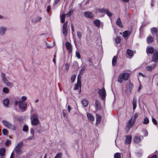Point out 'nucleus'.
Masks as SVG:
<instances>
[{"label":"nucleus","mask_w":158,"mask_h":158,"mask_svg":"<svg viewBox=\"0 0 158 158\" xmlns=\"http://www.w3.org/2000/svg\"><path fill=\"white\" fill-rule=\"evenodd\" d=\"M14 154L13 152H12L10 155V158H14Z\"/></svg>","instance_id":"nucleus-63"},{"label":"nucleus","mask_w":158,"mask_h":158,"mask_svg":"<svg viewBox=\"0 0 158 158\" xmlns=\"http://www.w3.org/2000/svg\"><path fill=\"white\" fill-rule=\"evenodd\" d=\"M127 53L128 56H132L133 55V51L130 49H128L127 50Z\"/></svg>","instance_id":"nucleus-28"},{"label":"nucleus","mask_w":158,"mask_h":158,"mask_svg":"<svg viewBox=\"0 0 158 158\" xmlns=\"http://www.w3.org/2000/svg\"><path fill=\"white\" fill-rule=\"evenodd\" d=\"M118 58L117 56H114L112 60V65L113 66H115L117 64V60Z\"/></svg>","instance_id":"nucleus-19"},{"label":"nucleus","mask_w":158,"mask_h":158,"mask_svg":"<svg viewBox=\"0 0 158 158\" xmlns=\"http://www.w3.org/2000/svg\"><path fill=\"white\" fill-rule=\"evenodd\" d=\"M62 153L60 152L56 154L54 158H62Z\"/></svg>","instance_id":"nucleus-43"},{"label":"nucleus","mask_w":158,"mask_h":158,"mask_svg":"<svg viewBox=\"0 0 158 158\" xmlns=\"http://www.w3.org/2000/svg\"><path fill=\"white\" fill-rule=\"evenodd\" d=\"M114 158H121V156L119 153H116L114 155Z\"/></svg>","instance_id":"nucleus-46"},{"label":"nucleus","mask_w":158,"mask_h":158,"mask_svg":"<svg viewBox=\"0 0 158 158\" xmlns=\"http://www.w3.org/2000/svg\"><path fill=\"white\" fill-rule=\"evenodd\" d=\"M2 122L3 124L7 128L10 129L13 131L16 130L15 126L13 125L9 121L5 120H3L2 121Z\"/></svg>","instance_id":"nucleus-2"},{"label":"nucleus","mask_w":158,"mask_h":158,"mask_svg":"<svg viewBox=\"0 0 158 158\" xmlns=\"http://www.w3.org/2000/svg\"><path fill=\"white\" fill-rule=\"evenodd\" d=\"M155 67V64H153L152 65L150 66H147L146 67V69L148 71H151L153 70Z\"/></svg>","instance_id":"nucleus-23"},{"label":"nucleus","mask_w":158,"mask_h":158,"mask_svg":"<svg viewBox=\"0 0 158 158\" xmlns=\"http://www.w3.org/2000/svg\"><path fill=\"white\" fill-rule=\"evenodd\" d=\"M147 49L148 52L149 53H152L154 51V48L152 47H150L148 48H147Z\"/></svg>","instance_id":"nucleus-29"},{"label":"nucleus","mask_w":158,"mask_h":158,"mask_svg":"<svg viewBox=\"0 0 158 158\" xmlns=\"http://www.w3.org/2000/svg\"><path fill=\"white\" fill-rule=\"evenodd\" d=\"M107 15L109 17H111L112 15L113 14L110 12L108 9H106V10L105 12Z\"/></svg>","instance_id":"nucleus-35"},{"label":"nucleus","mask_w":158,"mask_h":158,"mask_svg":"<svg viewBox=\"0 0 158 158\" xmlns=\"http://www.w3.org/2000/svg\"><path fill=\"white\" fill-rule=\"evenodd\" d=\"M7 30L6 27H0V35L4 36L5 35L6 32Z\"/></svg>","instance_id":"nucleus-10"},{"label":"nucleus","mask_w":158,"mask_h":158,"mask_svg":"<svg viewBox=\"0 0 158 158\" xmlns=\"http://www.w3.org/2000/svg\"><path fill=\"white\" fill-rule=\"evenodd\" d=\"M98 10L99 12L102 13H103L106 12V9H105L103 8H102L98 9Z\"/></svg>","instance_id":"nucleus-40"},{"label":"nucleus","mask_w":158,"mask_h":158,"mask_svg":"<svg viewBox=\"0 0 158 158\" xmlns=\"http://www.w3.org/2000/svg\"><path fill=\"white\" fill-rule=\"evenodd\" d=\"M77 35L79 39L81 40L82 37L81 32L80 31H77Z\"/></svg>","instance_id":"nucleus-33"},{"label":"nucleus","mask_w":158,"mask_h":158,"mask_svg":"<svg viewBox=\"0 0 158 158\" xmlns=\"http://www.w3.org/2000/svg\"><path fill=\"white\" fill-rule=\"evenodd\" d=\"M31 124L33 125H36L38 124L39 122L38 117L36 114L32 115L31 117Z\"/></svg>","instance_id":"nucleus-4"},{"label":"nucleus","mask_w":158,"mask_h":158,"mask_svg":"<svg viewBox=\"0 0 158 158\" xmlns=\"http://www.w3.org/2000/svg\"><path fill=\"white\" fill-rule=\"evenodd\" d=\"M148 43H151L153 41V38L150 36H148L147 39Z\"/></svg>","instance_id":"nucleus-32"},{"label":"nucleus","mask_w":158,"mask_h":158,"mask_svg":"<svg viewBox=\"0 0 158 158\" xmlns=\"http://www.w3.org/2000/svg\"><path fill=\"white\" fill-rule=\"evenodd\" d=\"M1 77L2 79L3 83L6 84L7 86H10L12 85V83L8 81V80L6 78V75L4 73H2L1 74Z\"/></svg>","instance_id":"nucleus-8"},{"label":"nucleus","mask_w":158,"mask_h":158,"mask_svg":"<svg viewBox=\"0 0 158 158\" xmlns=\"http://www.w3.org/2000/svg\"><path fill=\"white\" fill-rule=\"evenodd\" d=\"M133 84H132L131 83H130L129 86V92L130 93L131 92L132 90L133 89Z\"/></svg>","instance_id":"nucleus-38"},{"label":"nucleus","mask_w":158,"mask_h":158,"mask_svg":"<svg viewBox=\"0 0 158 158\" xmlns=\"http://www.w3.org/2000/svg\"><path fill=\"white\" fill-rule=\"evenodd\" d=\"M73 10L72 9H71L69 10L68 13L65 14V15H66L67 17H69L70 16L72 15V14L73 12Z\"/></svg>","instance_id":"nucleus-36"},{"label":"nucleus","mask_w":158,"mask_h":158,"mask_svg":"<svg viewBox=\"0 0 158 158\" xmlns=\"http://www.w3.org/2000/svg\"><path fill=\"white\" fill-rule=\"evenodd\" d=\"M95 108L96 109H98L100 107V102L98 101H96L95 103Z\"/></svg>","instance_id":"nucleus-37"},{"label":"nucleus","mask_w":158,"mask_h":158,"mask_svg":"<svg viewBox=\"0 0 158 158\" xmlns=\"http://www.w3.org/2000/svg\"><path fill=\"white\" fill-rule=\"evenodd\" d=\"M79 85H80V87H81V81L80 79H79V76H78L77 83H76L75 85L74 89L75 90H77L78 89Z\"/></svg>","instance_id":"nucleus-14"},{"label":"nucleus","mask_w":158,"mask_h":158,"mask_svg":"<svg viewBox=\"0 0 158 158\" xmlns=\"http://www.w3.org/2000/svg\"><path fill=\"white\" fill-rule=\"evenodd\" d=\"M76 55L77 57L79 59H80L81 58V56L79 53L77 52L76 51Z\"/></svg>","instance_id":"nucleus-52"},{"label":"nucleus","mask_w":158,"mask_h":158,"mask_svg":"<svg viewBox=\"0 0 158 158\" xmlns=\"http://www.w3.org/2000/svg\"><path fill=\"white\" fill-rule=\"evenodd\" d=\"M101 116L100 115L97 114L96 115V124H98L100 123L101 120Z\"/></svg>","instance_id":"nucleus-25"},{"label":"nucleus","mask_w":158,"mask_h":158,"mask_svg":"<svg viewBox=\"0 0 158 158\" xmlns=\"http://www.w3.org/2000/svg\"><path fill=\"white\" fill-rule=\"evenodd\" d=\"M140 137L138 136H135L134 139V142L137 143H139L140 142Z\"/></svg>","instance_id":"nucleus-21"},{"label":"nucleus","mask_w":158,"mask_h":158,"mask_svg":"<svg viewBox=\"0 0 158 158\" xmlns=\"http://www.w3.org/2000/svg\"><path fill=\"white\" fill-rule=\"evenodd\" d=\"M129 75V73H121L118 77V81L120 83H122L123 80H128Z\"/></svg>","instance_id":"nucleus-1"},{"label":"nucleus","mask_w":158,"mask_h":158,"mask_svg":"<svg viewBox=\"0 0 158 158\" xmlns=\"http://www.w3.org/2000/svg\"><path fill=\"white\" fill-rule=\"evenodd\" d=\"M87 115L89 120L91 121H93L94 120V117L91 114L88 113Z\"/></svg>","instance_id":"nucleus-22"},{"label":"nucleus","mask_w":158,"mask_h":158,"mask_svg":"<svg viewBox=\"0 0 158 158\" xmlns=\"http://www.w3.org/2000/svg\"><path fill=\"white\" fill-rule=\"evenodd\" d=\"M19 106L23 111H25L27 109V104L24 101H20L19 102Z\"/></svg>","instance_id":"nucleus-5"},{"label":"nucleus","mask_w":158,"mask_h":158,"mask_svg":"<svg viewBox=\"0 0 158 158\" xmlns=\"http://www.w3.org/2000/svg\"><path fill=\"white\" fill-rule=\"evenodd\" d=\"M94 23L97 27H99L101 24V22L99 20L97 19L94 21Z\"/></svg>","instance_id":"nucleus-27"},{"label":"nucleus","mask_w":158,"mask_h":158,"mask_svg":"<svg viewBox=\"0 0 158 158\" xmlns=\"http://www.w3.org/2000/svg\"><path fill=\"white\" fill-rule=\"evenodd\" d=\"M131 33V32L130 31H125L123 32V36L124 38H128Z\"/></svg>","instance_id":"nucleus-15"},{"label":"nucleus","mask_w":158,"mask_h":158,"mask_svg":"<svg viewBox=\"0 0 158 158\" xmlns=\"http://www.w3.org/2000/svg\"><path fill=\"white\" fill-rule=\"evenodd\" d=\"M71 30H72V33L73 35V33L74 31V29L73 27V24H71Z\"/></svg>","instance_id":"nucleus-56"},{"label":"nucleus","mask_w":158,"mask_h":158,"mask_svg":"<svg viewBox=\"0 0 158 158\" xmlns=\"http://www.w3.org/2000/svg\"><path fill=\"white\" fill-rule=\"evenodd\" d=\"M126 139L125 141V143L126 144H128L131 143L132 137L131 135H129L126 136Z\"/></svg>","instance_id":"nucleus-13"},{"label":"nucleus","mask_w":158,"mask_h":158,"mask_svg":"<svg viewBox=\"0 0 158 158\" xmlns=\"http://www.w3.org/2000/svg\"><path fill=\"white\" fill-rule=\"evenodd\" d=\"M152 60L153 61L156 62L158 61V52H156L154 54L152 57Z\"/></svg>","instance_id":"nucleus-16"},{"label":"nucleus","mask_w":158,"mask_h":158,"mask_svg":"<svg viewBox=\"0 0 158 158\" xmlns=\"http://www.w3.org/2000/svg\"><path fill=\"white\" fill-rule=\"evenodd\" d=\"M14 154L13 152H12L10 155V158H14Z\"/></svg>","instance_id":"nucleus-64"},{"label":"nucleus","mask_w":158,"mask_h":158,"mask_svg":"<svg viewBox=\"0 0 158 158\" xmlns=\"http://www.w3.org/2000/svg\"><path fill=\"white\" fill-rule=\"evenodd\" d=\"M6 152V149L4 148L0 149V155L1 158H4Z\"/></svg>","instance_id":"nucleus-17"},{"label":"nucleus","mask_w":158,"mask_h":158,"mask_svg":"<svg viewBox=\"0 0 158 158\" xmlns=\"http://www.w3.org/2000/svg\"><path fill=\"white\" fill-rule=\"evenodd\" d=\"M22 101H25L27 99V98L25 96H23L22 97Z\"/></svg>","instance_id":"nucleus-58"},{"label":"nucleus","mask_w":158,"mask_h":158,"mask_svg":"<svg viewBox=\"0 0 158 158\" xmlns=\"http://www.w3.org/2000/svg\"><path fill=\"white\" fill-rule=\"evenodd\" d=\"M65 45L67 49L69 51V53H71L72 51V48L71 44L68 41L66 43Z\"/></svg>","instance_id":"nucleus-12"},{"label":"nucleus","mask_w":158,"mask_h":158,"mask_svg":"<svg viewBox=\"0 0 158 158\" xmlns=\"http://www.w3.org/2000/svg\"><path fill=\"white\" fill-rule=\"evenodd\" d=\"M98 93L99 94L100 97L103 100L105 98L106 94L104 88L101 89H99L98 91Z\"/></svg>","instance_id":"nucleus-6"},{"label":"nucleus","mask_w":158,"mask_h":158,"mask_svg":"<svg viewBox=\"0 0 158 158\" xmlns=\"http://www.w3.org/2000/svg\"><path fill=\"white\" fill-rule=\"evenodd\" d=\"M84 15L85 17L91 19L93 17V14L90 11H85L84 13Z\"/></svg>","instance_id":"nucleus-11"},{"label":"nucleus","mask_w":158,"mask_h":158,"mask_svg":"<svg viewBox=\"0 0 158 158\" xmlns=\"http://www.w3.org/2000/svg\"><path fill=\"white\" fill-rule=\"evenodd\" d=\"M76 77V75L75 74H73L71 78V80L72 83H73Z\"/></svg>","instance_id":"nucleus-45"},{"label":"nucleus","mask_w":158,"mask_h":158,"mask_svg":"<svg viewBox=\"0 0 158 158\" xmlns=\"http://www.w3.org/2000/svg\"><path fill=\"white\" fill-rule=\"evenodd\" d=\"M28 126L26 125H24L23 129V131L27 132L28 131Z\"/></svg>","instance_id":"nucleus-44"},{"label":"nucleus","mask_w":158,"mask_h":158,"mask_svg":"<svg viewBox=\"0 0 158 158\" xmlns=\"http://www.w3.org/2000/svg\"><path fill=\"white\" fill-rule=\"evenodd\" d=\"M85 66H83V67L81 70V71H80V73L81 74H82V73H83L85 71Z\"/></svg>","instance_id":"nucleus-51"},{"label":"nucleus","mask_w":158,"mask_h":158,"mask_svg":"<svg viewBox=\"0 0 158 158\" xmlns=\"http://www.w3.org/2000/svg\"><path fill=\"white\" fill-rule=\"evenodd\" d=\"M42 19V18L40 17H37L36 18L32 19V21L35 23H37L40 21Z\"/></svg>","instance_id":"nucleus-26"},{"label":"nucleus","mask_w":158,"mask_h":158,"mask_svg":"<svg viewBox=\"0 0 158 158\" xmlns=\"http://www.w3.org/2000/svg\"><path fill=\"white\" fill-rule=\"evenodd\" d=\"M23 146V142L21 141L18 143L15 148L14 150L17 154L20 155L22 154L23 152L21 148Z\"/></svg>","instance_id":"nucleus-3"},{"label":"nucleus","mask_w":158,"mask_h":158,"mask_svg":"<svg viewBox=\"0 0 158 158\" xmlns=\"http://www.w3.org/2000/svg\"><path fill=\"white\" fill-rule=\"evenodd\" d=\"M132 104L133 106V110H134L136 107V99L133 98L132 101Z\"/></svg>","instance_id":"nucleus-24"},{"label":"nucleus","mask_w":158,"mask_h":158,"mask_svg":"<svg viewBox=\"0 0 158 158\" xmlns=\"http://www.w3.org/2000/svg\"><path fill=\"white\" fill-rule=\"evenodd\" d=\"M67 21L64 24L63 27L62 31L63 34L66 36L68 34V29H67Z\"/></svg>","instance_id":"nucleus-9"},{"label":"nucleus","mask_w":158,"mask_h":158,"mask_svg":"<svg viewBox=\"0 0 158 158\" xmlns=\"http://www.w3.org/2000/svg\"><path fill=\"white\" fill-rule=\"evenodd\" d=\"M30 132L31 134L34 135V129L33 128H31Z\"/></svg>","instance_id":"nucleus-54"},{"label":"nucleus","mask_w":158,"mask_h":158,"mask_svg":"<svg viewBox=\"0 0 158 158\" xmlns=\"http://www.w3.org/2000/svg\"><path fill=\"white\" fill-rule=\"evenodd\" d=\"M151 31L153 35H156L157 32V29L155 27L152 28L151 29Z\"/></svg>","instance_id":"nucleus-30"},{"label":"nucleus","mask_w":158,"mask_h":158,"mask_svg":"<svg viewBox=\"0 0 158 158\" xmlns=\"http://www.w3.org/2000/svg\"><path fill=\"white\" fill-rule=\"evenodd\" d=\"M143 132L144 133V135L145 136H147L148 135V132L146 130H145L143 131Z\"/></svg>","instance_id":"nucleus-59"},{"label":"nucleus","mask_w":158,"mask_h":158,"mask_svg":"<svg viewBox=\"0 0 158 158\" xmlns=\"http://www.w3.org/2000/svg\"><path fill=\"white\" fill-rule=\"evenodd\" d=\"M63 115L64 117H65L67 116V113H66V111L64 110H63L62 111Z\"/></svg>","instance_id":"nucleus-55"},{"label":"nucleus","mask_w":158,"mask_h":158,"mask_svg":"<svg viewBox=\"0 0 158 158\" xmlns=\"http://www.w3.org/2000/svg\"><path fill=\"white\" fill-rule=\"evenodd\" d=\"M82 105L85 107L87 106L88 104V102L86 100L84 99L82 101Z\"/></svg>","instance_id":"nucleus-31"},{"label":"nucleus","mask_w":158,"mask_h":158,"mask_svg":"<svg viewBox=\"0 0 158 158\" xmlns=\"http://www.w3.org/2000/svg\"><path fill=\"white\" fill-rule=\"evenodd\" d=\"M73 64L75 66V68L77 69H78V63L77 61H75L74 62Z\"/></svg>","instance_id":"nucleus-50"},{"label":"nucleus","mask_w":158,"mask_h":158,"mask_svg":"<svg viewBox=\"0 0 158 158\" xmlns=\"http://www.w3.org/2000/svg\"><path fill=\"white\" fill-rule=\"evenodd\" d=\"M72 108L71 107L69 106L68 105V110L69 113L70 112V111L71 110Z\"/></svg>","instance_id":"nucleus-61"},{"label":"nucleus","mask_w":158,"mask_h":158,"mask_svg":"<svg viewBox=\"0 0 158 158\" xmlns=\"http://www.w3.org/2000/svg\"><path fill=\"white\" fill-rule=\"evenodd\" d=\"M65 14H63L60 16L61 18V22L62 23H63L65 21Z\"/></svg>","instance_id":"nucleus-34"},{"label":"nucleus","mask_w":158,"mask_h":158,"mask_svg":"<svg viewBox=\"0 0 158 158\" xmlns=\"http://www.w3.org/2000/svg\"><path fill=\"white\" fill-rule=\"evenodd\" d=\"M149 122L148 118H144L143 122V124H147Z\"/></svg>","instance_id":"nucleus-42"},{"label":"nucleus","mask_w":158,"mask_h":158,"mask_svg":"<svg viewBox=\"0 0 158 158\" xmlns=\"http://www.w3.org/2000/svg\"><path fill=\"white\" fill-rule=\"evenodd\" d=\"M19 102L17 100L15 101L14 105L15 106H17L19 104Z\"/></svg>","instance_id":"nucleus-62"},{"label":"nucleus","mask_w":158,"mask_h":158,"mask_svg":"<svg viewBox=\"0 0 158 158\" xmlns=\"http://www.w3.org/2000/svg\"><path fill=\"white\" fill-rule=\"evenodd\" d=\"M138 113H135L134 116L133 118H132V120L133 121L134 120L135 122V119L138 117Z\"/></svg>","instance_id":"nucleus-47"},{"label":"nucleus","mask_w":158,"mask_h":158,"mask_svg":"<svg viewBox=\"0 0 158 158\" xmlns=\"http://www.w3.org/2000/svg\"><path fill=\"white\" fill-rule=\"evenodd\" d=\"M60 1V0H55L53 5L55 6L56 4H57Z\"/></svg>","instance_id":"nucleus-57"},{"label":"nucleus","mask_w":158,"mask_h":158,"mask_svg":"<svg viewBox=\"0 0 158 158\" xmlns=\"http://www.w3.org/2000/svg\"><path fill=\"white\" fill-rule=\"evenodd\" d=\"M116 24L119 27L122 28L123 26L122 23V22L120 18H118L116 22Z\"/></svg>","instance_id":"nucleus-18"},{"label":"nucleus","mask_w":158,"mask_h":158,"mask_svg":"<svg viewBox=\"0 0 158 158\" xmlns=\"http://www.w3.org/2000/svg\"><path fill=\"white\" fill-rule=\"evenodd\" d=\"M2 91L4 93L7 94L9 92V90L7 88L4 87L2 89Z\"/></svg>","instance_id":"nucleus-39"},{"label":"nucleus","mask_w":158,"mask_h":158,"mask_svg":"<svg viewBox=\"0 0 158 158\" xmlns=\"http://www.w3.org/2000/svg\"><path fill=\"white\" fill-rule=\"evenodd\" d=\"M148 158H157V156L156 155H154L151 156H148Z\"/></svg>","instance_id":"nucleus-60"},{"label":"nucleus","mask_w":158,"mask_h":158,"mask_svg":"<svg viewBox=\"0 0 158 158\" xmlns=\"http://www.w3.org/2000/svg\"><path fill=\"white\" fill-rule=\"evenodd\" d=\"M11 143V141L10 140H8L5 143V144L6 146H8Z\"/></svg>","instance_id":"nucleus-53"},{"label":"nucleus","mask_w":158,"mask_h":158,"mask_svg":"<svg viewBox=\"0 0 158 158\" xmlns=\"http://www.w3.org/2000/svg\"><path fill=\"white\" fill-rule=\"evenodd\" d=\"M2 133L4 135H7L8 134V130L6 129H4L2 130Z\"/></svg>","instance_id":"nucleus-41"},{"label":"nucleus","mask_w":158,"mask_h":158,"mask_svg":"<svg viewBox=\"0 0 158 158\" xmlns=\"http://www.w3.org/2000/svg\"><path fill=\"white\" fill-rule=\"evenodd\" d=\"M152 122L155 125H156L157 124V123L156 120L152 117Z\"/></svg>","instance_id":"nucleus-49"},{"label":"nucleus","mask_w":158,"mask_h":158,"mask_svg":"<svg viewBox=\"0 0 158 158\" xmlns=\"http://www.w3.org/2000/svg\"><path fill=\"white\" fill-rule=\"evenodd\" d=\"M135 123V121L134 120L133 121L132 120V118H131L128 121L127 123L126 128V130L127 132L129 131L130 128L134 125Z\"/></svg>","instance_id":"nucleus-7"},{"label":"nucleus","mask_w":158,"mask_h":158,"mask_svg":"<svg viewBox=\"0 0 158 158\" xmlns=\"http://www.w3.org/2000/svg\"><path fill=\"white\" fill-rule=\"evenodd\" d=\"M115 43L116 44L119 43L120 41V39L119 37H117L115 40Z\"/></svg>","instance_id":"nucleus-48"},{"label":"nucleus","mask_w":158,"mask_h":158,"mask_svg":"<svg viewBox=\"0 0 158 158\" xmlns=\"http://www.w3.org/2000/svg\"><path fill=\"white\" fill-rule=\"evenodd\" d=\"M9 103V100L8 98H6L3 101V104L5 107H7Z\"/></svg>","instance_id":"nucleus-20"}]
</instances>
